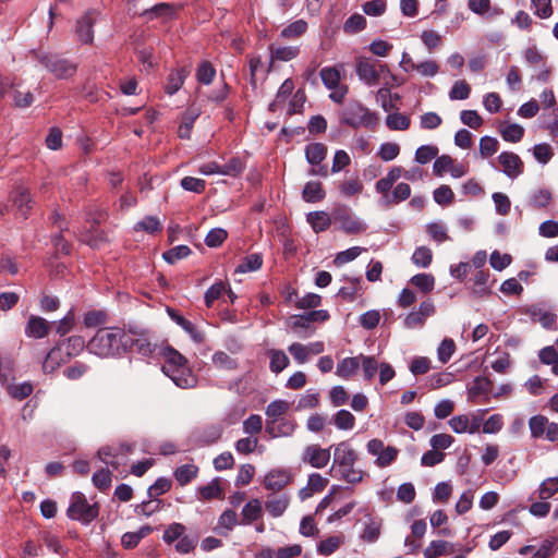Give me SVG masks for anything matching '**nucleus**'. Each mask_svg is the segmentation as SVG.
<instances>
[{"instance_id":"obj_1","label":"nucleus","mask_w":558,"mask_h":558,"mask_svg":"<svg viewBox=\"0 0 558 558\" xmlns=\"http://www.w3.org/2000/svg\"><path fill=\"white\" fill-rule=\"evenodd\" d=\"M129 330L105 327L97 330L87 343V350L99 357H120L132 350Z\"/></svg>"},{"instance_id":"obj_2","label":"nucleus","mask_w":558,"mask_h":558,"mask_svg":"<svg viewBox=\"0 0 558 558\" xmlns=\"http://www.w3.org/2000/svg\"><path fill=\"white\" fill-rule=\"evenodd\" d=\"M359 454L349 441L335 445L332 465L329 470L330 475L348 484L354 485L362 482L365 472L355 466Z\"/></svg>"},{"instance_id":"obj_3","label":"nucleus","mask_w":558,"mask_h":558,"mask_svg":"<svg viewBox=\"0 0 558 558\" xmlns=\"http://www.w3.org/2000/svg\"><path fill=\"white\" fill-rule=\"evenodd\" d=\"M339 121L341 124L355 130L360 128L373 130L378 123V114L371 111L360 101L351 100L341 110Z\"/></svg>"},{"instance_id":"obj_4","label":"nucleus","mask_w":558,"mask_h":558,"mask_svg":"<svg viewBox=\"0 0 558 558\" xmlns=\"http://www.w3.org/2000/svg\"><path fill=\"white\" fill-rule=\"evenodd\" d=\"M355 73L364 85L373 87L383 82L384 75L389 74V68L377 60L359 58L355 62Z\"/></svg>"},{"instance_id":"obj_5","label":"nucleus","mask_w":558,"mask_h":558,"mask_svg":"<svg viewBox=\"0 0 558 558\" xmlns=\"http://www.w3.org/2000/svg\"><path fill=\"white\" fill-rule=\"evenodd\" d=\"M66 514L71 520L88 524L98 517V506L97 504L89 505L83 493L75 492L71 496Z\"/></svg>"},{"instance_id":"obj_6","label":"nucleus","mask_w":558,"mask_h":558,"mask_svg":"<svg viewBox=\"0 0 558 558\" xmlns=\"http://www.w3.org/2000/svg\"><path fill=\"white\" fill-rule=\"evenodd\" d=\"M332 218L339 229L348 234H359L367 229V225L347 206L337 207L332 211Z\"/></svg>"},{"instance_id":"obj_7","label":"nucleus","mask_w":558,"mask_h":558,"mask_svg":"<svg viewBox=\"0 0 558 558\" xmlns=\"http://www.w3.org/2000/svg\"><path fill=\"white\" fill-rule=\"evenodd\" d=\"M40 63L59 80H66L76 72V64L57 54L44 53L39 57Z\"/></svg>"},{"instance_id":"obj_8","label":"nucleus","mask_w":558,"mask_h":558,"mask_svg":"<svg viewBox=\"0 0 558 558\" xmlns=\"http://www.w3.org/2000/svg\"><path fill=\"white\" fill-rule=\"evenodd\" d=\"M436 313V306L432 300H425L420 303L417 308H413L403 319V326L408 329L422 328L426 319Z\"/></svg>"},{"instance_id":"obj_9","label":"nucleus","mask_w":558,"mask_h":558,"mask_svg":"<svg viewBox=\"0 0 558 558\" xmlns=\"http://www.w3.org/2000/svg\"><path fill=\"white\" fill-rule=\"evenodd\" d=\"M367 452L376 457L375 463L379 468L389 466L398 456V449L391 446L385 447L383 440L374 438L367 445Z\"/></svg>"},{"instance_id":"obj_10","label":"nucleus","mask_w":558,"mask_h":558,"mask_svg":"<svg viewBox=\"0 0 558 558\" xmlns=\"http://www.w3.org/2000/svg\"><path fill=\"white\" fill-rule=\"evenodd\" d=\"M129 333L131 335V341L133 342L132 349L134 348L138 354L143 356L158 354L160 345L151 341L147 330L130 327Z\"/></svg>"},{"instance_id":"obj_11","label":"nucleus","mask_w":558,"mask_h":558,"mask_svg":"<svg viewBox=\"0 0 558 558\" xmlns=\"http://www.w3.org/2000/svg\"><path fill=\"white\" fill-rule=\"evenodd\" d=\"M330 448H322L318 445H308L302 452V461L315 469L325 468L330 461Z\"/></svg>"},{"instance_id":"obj_12","label":"nucleus","mask_w":558,"mask_h":558,"mask_svg":"<svg viewBox=\"0 0 558 558\" xmlns=\"http://www.w3.org/2000/svg\"><path fill=\"white\" fill-rule=\"evenodd\" d=\"M501 171L510 179H517L523 173L524 165L519 155L512 151H502L498 156Z\"/></svg>"},{"instance_id":"obj_13","label":"nucleus","mask_w":558,"mask_h":558,"mask_svg":"<svg viewBox=\"0 0 558 558\" xmlns=\"http://www.w3.org/2000/svg\"><path fill=\"white\" fill-rule=\"evenodd\" d=\"M96 11H87L82 17L76 21L75 35L77 40L82 44H92L94 39L93 26L96 22Z\"/></svg>"},{"instance_id":"obj_14","label":"nucleus","mask_w":558,"mask_h":558,"mask_svg":"<svg viewBox=\"0 0 558 558\" xmlns=\"http://www.w3.org/2000/svg\"><path fill=\"white\" fill-rule=\"evenodd\" d=\"M166 312L170 319L181 327L192 339L193 342L199 344L205 340L204 332L201 331L192 322L182 316L174 308L167 306Z\"/></svg>"},{"instance_id":"obj_15","label":"nucleus","mask_w":558,"mask_h":558,"mask_svg":"<svg viewBox=\"0 0 558 558\" xmlns=\"http://www.w3.org/2000/svg\"><path fill=\"white\" fill-rule=\"evenodd\" d=\"M162 372L180 388H193L197 380L194 375L186 368V366L180 367H162Z\"/></svg>"},{"instance_id":"obj_16","label":"nucleus","mask_w":558,"mask_h":558,"mask_svg":"<svg viewBox=\"0 0 558 558\" xmlns=\"http://www.w3.org/2000/svg\"><path fill=\"white\" fill-rule=\"evenodd\" d=\"M295 426L293 420L284 417L274 422L266 421L265 430L272 438L289 437L294 433Z\"/></svg>"},{"instance_id":"obj_17","label":"nucleus","mask_w":558,"mask_h":558,"mask_svg":"<svg viewBox=\"0 0 558 558\" xmlns=\"http://www.w3.org/2000/svg\"><path fill=\"white\" fill-rule=\"evenodd\" d=\"M291 481V475L287 470H271L269 471L264 481V486L268 490L278 492L287 486Z\"/></svg>"},{"instance_id":"obj_18","label":"nucleus","mask_w":558,"mask_h":558,"mask_svg":"<svg viewBox=\"0 0 558 558\" xmlns=\"http://www.w3.org/2000/svg\"><path fill=\"white\" fill-rule=\"evenodd\" d=\"M49 323L39 316H31L25 327L26 336L35 339H41L49 332Z\"/></svg>"},{"instance_id":"obj_19","label":"nucleus","mask_w":558,"mask_h":558,"mask_svg":"<svg viewBox=\"0 0 558 558\" xmlns=\"http://www.w3.org/2000/svg\"><path fill=\"white\" fill-rule=\"evenodd\" d=\"M364 529L361 538L366 543H375L380 536L381 520L371 514L365 517Z\"/></svg>"},{"instance_id":"obj_20","label":"nucleus","mask_w":558,"mask_h":558,"mask_svg":"<svg viewBox=\"0 0 558 558\" xmlns=\"http://www.w3.org/2000/svg\"><path fill=\"white\" fill-rule=\"evenodd\" d=\"M270 59L272 61H290L300 54L299 46H280L271 44L269 46Z\"/></svg>"},{"instance_id":"obj_21","label":"nucleus","mask_w":558,"mask_h":558,"mask_svg":"<svg viewBox=\"0 0 558 558\" xmlns=\"http://www.w3.org/2000/svg\"><path fill=\"white\" fill-rule=\"evenodd\" d=\"M99 459L110 465L113 470H119L121 465H125L126 458L124 454L119 453L114 447H102L98 450Z\"/></svg>"},{"instance_id":"obj_22","label":"nucleus","mask_w":558,"mask_h":558,"mask_svg":"<svg viewBox=\"0 0 558 558\" xmlns=\"http://www.w3.org/2000/svg\"><path fill=\"white\" fill-rule=\"evenodd\" d=\"M289 497L286 494L268 497L265 508L272 518L281 517L289 506Z\"/></svg>"},{"instance_id":"obj_23","label":"nucleus","mask_w":558,"mask_h":558,"mask_svg":"<svg viewBox=\"0 0 558 558\" xmlns=\"http://www.w3.org/2000/svg\"><path fill=\"white\" fill-rule=\"evenodd\" d=\"M454 553V545L442 539L432 541L424 549L425 558H438Z\"/></svg>"},{"instance_id":"obj_24","label":"nucleus","mask_w":558,"mask_h":558,"mask_svg":"<svg viewBox=\"0 0 558 558\" xmlns=\"http://www.w3.org/2000/svg\"><path fill=\"white\" fill-rule=\"evenodd\" d=\"M294 83L291 78H287L279 87L275 99L269 104L271 112L278 111L289 97L293 94Z\"/></svg>"},{"instance_id":"obj_25","label":"nucleus","mask_w":558,"mask_h":558,"mask_svg":"<svg viewBox=\"0 0 558 558\" xmlns=\"http://www.w3.org/2000/svg\"><path fill=\"white\" fill-rule=\"evenodd\" d=\"M158 354L166 361L162 367L173 368L186 365V359L170 345H160Z\"/></svg>"},{"instance_id":"obj_26","label":"nucleus","mask_w":558,"mask_h":558,"mask_svg":"<svg viewBox=\"0 0 558 558\" xmlns=\"http://www.w3.org/2000/svg\"><path fill=\"white\" fill-rule=\"evenodd\" d=\"M189 74L190 70L187 68H179L172 71L167 80L166 93L170 96L174 95L182 87Z\"/></svg>"},{"instance_id":"obj_27","label":"nucleus","mask_w":558,"mask_h":558,"mask_svg":"<svg viewBox=\"0 0 558 558\" xmlns=\"http://www.w3.org/2000/svg\"><path fill=\"white\" fill-rule=\"evenodd\" d=\"M263 507L258 499H252L242 509L241 524L248 525L262 517Z\"/></svg>"},{"instance_id":"obj_28","label":"nucleus","mask_w":558,"mask_h":558,"mask_svg":"<svg viewBox=\"0 0 558 558\" xmlns=\"http://www.w3.org/2000/svg\"><path fill=\"white\" fill-rule=\"evenodd\" d=\"M361 366V354L353 357H344L341 360L336 369V375L341 378H349L353 376Z\"/></svg>"},{"instance_id":"obj_29","label":"nucleus","mask_w":558,"mask_h":558,"mask_svg":"<svg viewBox=\"0 0 558 558\" xmlns=\"http://www.w3.org/2000/svg\"><path fill=\"white\" fill-rule=\"evenodd\" d=\"M341 70H342V65H340V66H326V68H323L320 70L319 75H320V78H322V82H323L324 86L327 89L342 85L340 83V81H341Z\"/></svg>"},{"instance_id":"obj_30","label":"nucleus","mask_w":558,"mask_h":558,"mask_svg":"<svg viewBox=\"0 0 558 558\" xmlns=\"http://www.w3.org/2000/svg\"><path fill=\"white\" fill-rule=\"evenodd\" d=\"M326 194L323 185L318 181L307 182L302 191V197L307 203H317L325 198Z\"/></svg>"},{"instance_id":"obj_31","label":"nucleus","mask_w":558,"mask_h":558,"mask_svg":"<svg viewBox=\"0 0 558 558\" xmlns=\"http://www.w3.org/2000/svg\"><path fill=\"white\" fill-rule=\"evenodd\" d=\"M13 203L20 214L26 218L28 210L32 208L33 199L27 189L17 187L13 194Z\"/></svg>"},{"instance_id":"obj_32","label":"nucleus","mask_w":558,"mask_h":558,"mask_svg":"<svg viewBox=\"0 0 558 558\" xmlns=\"http://www.w3.org/2000/svg\"><path fill=\"white\" fill-rule=\"evenodd\" d=\"M270 359L269 368L272 373L279 374L289 366V357L282 350L270 349L267 351Z\"/></svg>"},{"instance_id":"obj_33","label":"nucleus","mask_w":558,"mask_h":558,"mask_svg":"<svg viewBox=\"0 0 558 558\" xmlns=\"http://www.w3.org/2000/svg\"><path fill=\"white\" fill-rule=\"evenodd\" d=\"M51 220H52V223L54 226H57L60 230V232L58 234H54L52 236V243H53L54 247L64 254H69L70 253L69 245L64 241L63 235H62V231L66 229L65 223L63 222V218L61 217L60 214L53 213L51 215Z\"/></svg>"},{"instance_id":"obj_34","label":"nucleus","mask_w":558,"mask_h":558,"mask_svg":"<svg viewBox=\"0 0 558 558\" xmlns=\"http://www.w3.org/2000/svg\"><path fill=\"white\" fill-rule=\"evenodd\" d=\"M326 155L327 147L323 143H313L305 147V158L312 166H319Z\"/></svg>"},{"instance_id":"obj_35","label":"nucleus","mask_w":558,"mask_h":558,"mask_svg":"<svg viewBox=\"0 0 558 558\" xmlns=\"http://www.w3.org/2000/svg\"><path fill=\"white\" fill-rule=\"evenodd\" d=\"M290 404L286 400L277 399L271 401L265 411L266 421H276L284 418V414L288 412Z\"/></svg>"},{"instance_id":"obj_36","label":"nucleus","mask_w":558,"mask_h":558,"mask_svg":"<svg viewBox=\"0 0 558 558\" xmlns=\"http://www.w3.org/2000/svg\"><path fill=\"white\" fill-rule=\"evenodd\" d=\"M308 24L305 20H296L280 31V37L283 39H296L304 35Z\"/></svg>"},{"instance_id":"obj_37","label":"nucleus","mask_w":558,"mask_h":558,"mask_svg":"<svg viewBox=\"0 0 558 558\" xmlns=\"http://www.w3.org/2000/svg\"><path fill=\"white\" fill-rule=\"evenodd\" d=\"M307 222L315 232H323L331 225V217L325 211H312L307 215Z\"/></svg>"},{"instance_id":"obj_38","label":"nucleus","mask_w":558,"mask_h":558,"mask_svg":"<svg viewBox=\"0 0 558 558\" xmlns=\"http://www.w3.org/2000/svg\"><path fill=\"white\" fill-rule=\"evenodd\" d=\"M263 265V256L259 253H253L243 258L236 266L235 272L245 274L258 270Z\"/></svg>"},{"instance_id":"obj_39","label":"nucleus","mask_w":558,"mask_h":558,"mask_svg":"<svg viewBox=\"0 0 558 558\" xmlns=\"http://www.w3.org/2000/svg\"><path fill=\"white\" fill-rule=\"evenodd\" d=\"M548 424H549V420L542 414L532 416L529 420L531 437L534 439L543 438L546 434V428H547Z\"/></svg>"},{"instance_id":"obj_40","label":"nucleus","mask_w":558,"mask_h":558,"mask_svg":"<svg viewBox=\"0 0 558 558\" xmlns=\"http://www.w3.org/2000/svg\"><path fill=\"white\" fill-rule=\"evenodd\" d=\"M150 531V526H142L138 531L126 532L121 537V544L125 549H132L136 547L141 539L149 534Z\"/></svg>"},{"instance_id":"obj_41","label":"nucleus","mask_w":558,"mask_h":558,"mask_svg":"<svg viewBox=\"0 0 558 558\" xmlns=\"http://www.w3.org/2000/svg\"><path fill=\"white\" fill-rule=\"evenodd\" d=\"M332 424L340 430H351L355 426V417L348 410H339L331 418Z\"/></svg>"},{"instance_id":"obj_42","label":"nucleus","mask_w":558,"mask_h":558,"mask_svg":"<svg viewBox=\"0 0 558 558\" xmlns=\"http://www.w3.org/2000/svg\"><path fill=\"white\" fill-rule=\"evenodd\" d=\"M411 195V187L408 183H399L395 186L390 195L385 197V206L397 204L408 199Z\"/></svg>"},{"instance_id":"obj_43","label":"nucleus","mask_w":558,"mask_h":558,"mask_svg":"<svg viewBox=\"0 0 558 558\" xmlns=\"http://www.w3.org/2000/svg\"><path fill=\"white\" fill-rule=\"evenodd\" d=\"M215 75H216V69L207 60H204L198 64V66L196 69V73H195L197 82L203 85L211 84Z\"/></svg>"},{"instance_id":"obj_44","label":"nucleus","mask_w":558,"mask_h":558,"mask_svg":"<svg viewBox=\"0 0 558 558\" xmlns=\"http://www.w3.org/2000/svg\"><path fill=\"white\" fill-rule=\"evenodd\" d=\"M410 282L425 294L435 288V277L432 274H417L410 279Z\"/></svg>"},{"instance_id":"obj_45","label":"nucleus","mask_w":558,"mask_h":558,"mask_svg":"<svg viewBox=\"0 0 558 558\" xmlns=\"http://www.w3.org/2000/svg\"><path fill=\"white\" fill-rule=\"evenodd\" d=\"M410 124V118L400 112L389 113L386 118V125L392 131H405Z\"/></svg>"},{"instance_id":"obj_46","label":"nucleus","mask_w":558,"mask_h":558,"mask_svg":"<svg viewBox=\"0 0 558 558\" xmlns=\"http://www.w3.org/2000/svg\"><path fill=\"white\" fill-rule=\"evenodd\" d=\"M290 326L293 331L302 338L308 337L314 332V329H311V324L304 314L292 316L290 318Z\"/></svg>"},{"instance_id":"obj_47","label":"nucleus","mask_w":558,"mask_h":558,"mask_svg":"<svg viewBox=\"0 0 558 558\" xmlns=\"http://www.w3.org/2000/svg\"><path fill=\"white\" fill-rule=\"evenodd\" d=\"M343 280L348 281L349 284L341 287L338 291V295L341 296L345 301H353L360 290V283H361V277L355 278H347L344 277Z\"/></svg>"},{"instance_id":"obj_48","label":"nucleus","mask_w":558,"mask_h":558,"mask_svg":"<svg viewBox=\"0 0 558 558\" xmlns=\"http://www.w3.org/2000/svg\"><path fill=\"white\" fill-rule=\"evenodd\" d=\"M198 468L194 464H183L174 471L177 482L184 486L196 477Z\"/></svg>"},{"instance_id":"obj_49","label":"nucleus","mask_w":558,"mask_h":558,"mask_svg":"<svg viewBox=\"0 0 558 558\" xmlns=\"http://www.w3.org/2000/svg\"><path fill=\"white\" fill-rule=\"evenodd\" d=\"M490 386L492 380L489 378L483 376L475 377L472 386L469 388V399H475L483 393H487Z\"/></svg>"},{"instance_id":"obj_50","label":"nucleus","mask_w":558,"mask_h":558,"mask_svg":"<svg viewBox=\"0 0 558 558\" xmlns=\"http://www.w3.org/2000/svg\"><path fill=\"white\" fill-rule=\"evenodd\" d=\"M504 141L509 143H518L524 135V129L520 124L511 123L500 130Z\"/></svg>"},{"instance_id":"obj_51","label":"nucleus","mask_w":558,"mask_h":558,"mask_svg":"<svg viewBox=\"0 0 558 558\" xmlns=\"http://www.w3.org/2000/svg\"><path fill=\"white\" fill-rule=\"evenodd\" d=\"M108 314L102 310L89 311L84 315L83 324L87 328L98 327L107 323Z\"/></svg>"},{"instance_id":"obj_52","label":"nucleus","mask_w":558,"mask_h":558,"mask_svg":"<svg viewBox=\"0 0 558 558\" xmlns=\"http://www.w3.org/2000/svg\"><path fill=\"white\" fill-rule=\"evenodd\" d=\"M413 264L420 268H427L433 259V253L427 246L417 247L412 257Z\"/></svg>"},{"instance_id":"obj_53","label":"nucleus","mask_w":558,"mask_h":558,"mask_svg":"<svg viewBox=\"0 0 558 558\" xmlns=\"http://www.w3.org/2000/svg\"><path fill=\"white\" fill-rule=\"evenodd\" d=\"M211 361L214 365L218 368L222 369H235L238 367V362L235 359L231 357L223 351H217L213 354Z\"/></svg>"},{"instance_id":"obj_54","label":"nucleus","mask_w":558,"mask_h":558,"mask_svg":"<svg viewBox=\"0 0 558 558\" xmlns=\"http://www.w3.org/2000/svg\"><path fill=\"white\" fill-rule=\"evenodd\" d=\"M438 155V147L434 145H422L420 146L414 155V159L417 163L425 165Z\"/></svg>"},{"instance_id":"obj_55","label":"nucleus","mask_w":558,"mask_h":558,"mask_svg":"<svg viewBox=\"0 0 558 558\" xmlns=\"http://www.w3.org/2000/svg\"><path fill=\"white\" fill-rule=\"evenodd\" d=\"M428 235L437 243H442L450 240L447 228L442 222H430L426 226Z\"/></svg>"},{"instance_id":"obj_56","label":"nucleus","mask_w":558,"mask_h":558,"mask_svg":"<svg viewBox=\"0 0 558 558\" xmlns=\"http://www.w3.org/2000/svg\"><path fill=\"white\" fill-rule=\"evenodd\" d=\"M530 314L534 319H537L543 327L549 329L556 324L557 316L550 312L543 311L539 307L533 306Z\"/></svg>"},{"instance_id":"obj_57","label":"nucleus","mask_w":558,"mask_h":558,"mask_svg":"<svg viewBox=\"0 0 558 558\" xmlns=\"http://www.w3.org/2000/svg\"><path fill=\"white\" fill-rule=\"evenodd\" d=\"M191 254V248L187 245H178L162 254L163 259L168 264H174L178 260L187 257Z\"/></svg>"},{"instance_id":"obj_58","label":"nucleus","mask_w":558,"mask_h":558,"mask_svg":"<svg viewBox=\"0 0 558 558\" xmlns=\"http://www.w3.org/2000/svg\"><path fill=\"white\" fill-rule=\"evenodd\" d=\"M135 231H145L149 234H154L161 230V223L158 218L154 216H146L143 220L138 221L134 226Z\"/></svg>"},{"instance_id":"obj_59","label":"nucleus","mask_w":558,"mask_h":558,"mask_svg":"<svg viewBox=\"0 0 558 558\" xmlns=\"http://www.w3.org/2000/svg\"><path fill=\"white\" fill-rule=\"evenodd\" d=\"M454 351V341L450 338H445L437 348V357L442 364H446L452 357Z\"/></svg>"},{"instance_id":"obj_60","label":"nucleus","mask_w":558,"mask_h":558,"mask_svg":"<svg viewBox=\"0 0 558 558\" xmlns=\"http://www.w3.org/2000/svg\"><path fill=\"white\" fill-rule=\"evenodd\" d=\"M198 493L202 499L210 500L215 498H219L221 496V487L219 485V480L215 478L207 485L201 486L198 488Z\"/></svg>"},{"instance_id":"obj_61","label":"nucleus","mask_w":558,"mask_h":558,"mask_svg":"<svg viewBox=\"0 0 558 558\" xmlns=\"http://www.w3.org/2000/svg\"><path fill=\"white\" fill-rule=\"evenodd\" d=\"M400 154V146L397 143L386 142L379 146L378 157L383 161H391Z\"/></svg>"},{"instance_id":"obj_62","label":"nucleus","mask_w":558,"mask_h":558,"mask_svg":"<svg viewBox=\"0 0 558 558\" xmlns=\"http://www.w3.org/2000/svg\"><path fill=\"white\" fill-rule=\"evenodd\" d=\"M341 545V537L339 536H330L317 545V553L322 556H330L333 554Z\"/></svg>"},{"instance_id":"obj_63","label":"nucleus","mask_w":558,"mask_h":558,"mask_svg":"<svg viewBox=\"0 0 558 558\" xmlns=\"http://www.w3.org/2000/svg\"><path fill=\"white\" fill-rule=\"evenodd\" d=\"M434 201L441 206H447L453 202L454 194L449 185L442 184L433 193Z\"/></svg>"},{"instance_id":"obj_64","label":"nucleus","mask_w":558,"mask_h":558,"mask_svg":"<svg viewBox=\"0 0 558 558\" xmlns=\"http://www.w3.org/2000/svg\"><path fill=\"white\" fill-rule=\"evenodd\" d=\"M558 493V477L546 478L538 489L539 498L546 500Z\"/></svg>"}]
</instances>
